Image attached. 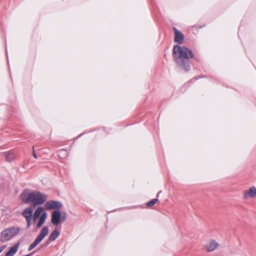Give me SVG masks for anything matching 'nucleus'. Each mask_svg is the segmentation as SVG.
I'll return each instance as SVG.
<instances>
[{"label": "nucleus", "instance_id": "obj_5", "mask_svg": "<svg viewBox=\"0 0 256 256\" xmlns=\"http://www.w3.org/2000/svg\"><path fill=\"white\" fill-rule=\"evenodd\" d=\"M48 228L46 226L42 228L40 233L34 242L30 245L28 250L30 251L38 244L48 234Z\"/></svg>", "mask_w": 256, "mask_h": 256}, {"label": "nucleus", "instance_id": "obj_12", "mask_svg": "<svg viewBox=\"0 0 256 256\" xmlns=\"http://www.w3.org/2000/svg\"><path fill=\"white\" fill-rule=\"evenodd\" d=\"M60 235V232L58 230H55L52 231L49 236L48 240L46 242V245L49 244L50 241H54L56 240Z\"/></svg>", "mask_w": 256, "mask_h": 256}, {"label": "nucleus", "instance_id": "obj_3", "mask_svg": "<svg viewBox=\"0 0 256 256\" xmlns=\"http://www.w3.org/2000/svg\"><path fill=\"white\" fill-rule=\"evenodd\" d=\"M20 198L22 202L26 204L32 203L35 208L45 202L47 200V196L38 191L30 192L28 190H26L21 194Z\"/></svg>", "mask_w": 256, "mask_h": 256}, {"label": "nucleus", "instance_id": "obj_4", "mask_svg": "<svg viewBox=\"0 0 256 256\" xmlns=\"http://www.w3.org/2000/svg\"><path fill=\"white\" fill-rule=\"evenodd\" d=\"M20 232L18 228H11L2 230L0 234V241L5 242L17 235Z\"/></svg>", "mask_w": 256, "mask_h": 256}, {"label": "nucleus", "instance_id": "obj_7", "mask_svg": "<svg viewBox=\"0 0 256 256\" xmlns=\"http://www.w3.org/2000/svg\"><path fill=\"white\" fill-rule=\"evenodd\" d=\"M62 203L54 200L48 202L44 204L47 210L59 209L62 208Z\"/></svg>", "mask_w": 256, "mask_h": 256}, {"label": "nucleus", "instance_id": "obj_18", "mask_svg": "<svg viewBox=\"0 0 256 256\" xmlns=\"http://www.w3.org/2000/svg\"><path fill=\"white\" fill-rule=\"evenodd\" d=\"M60 152H65L64 150H62L60 151Z\"/></svg>", "mask_w": 256, "mask_h": 256}, {"label": "nucleus", "instance_id": "obj_8", "mask_svg": "<svg viewBox=\"0 0 256 256\" xmlns=\"http://www.w3.org/2000/svg\"><path fill=\"white\" fill-rule=\"evenodd\" d=\"M61 220L60 212L58 210H55L52 212V222L54 225H58Z\"/></svg>", "mask_w": 256, "mask_h": 256}, {"label": "nucleus", "instance_id": "obj_1", "mask_svg": "<svg viewBox=\"0 0 256 256\" xmlns=\"http://www.w3.org/2000/svg\"><path fill=\"white\" fill-rule=\"evenodd\" d=\"M33 210L32 207H29L25 208L22 213V216L26 218V228H29L32 224L36 223L37 220L40 218L38 222L36 223V230L38 228H40L44 223L47 218V213L44 211V208L41 206H38L33 216L32 217Z\"/></svg>", "mask_w": 256, "mask_h": 256}, {"label": "nucleus", "instance_id": "obj_13", "mask_svg": "<svg viewBox=\"0 0 256 256\" xmlns=\"http://www.w3.org/2000/svg\"><path fill=\"white\" fill-rule=\"evenodd\" d=\"M15 158V156L14 154V153L10 151L6 153V160L8 162H11L12 160H14Z\"/></svg>", "mask_w": 256, "mask_h": 256}, {"label": "nucleus", "instance_id": "obj_10", "mask_svg": "<svg viewBox=\"0 0 256 256\" xmlns=\"http://www.w3.org/2000/svg\"><path fill=\"white\" fill-rule=\"evenodd\" d=\"M244 197L245 198H252L256 197V188L254 186H252L248 190L244 192Z\"/></svg>", "mask_w": 256, "mask_h": 256}, {"label": "nucleus", "instance_id": "obj_15", "mask_svg": "<svg viewBox=\"0 0 256 256\" xmlns=\"http://www.w3.org/2000/svg\"><path fill=\"white\" fill-rule=\"evenodd\" d=\"M66 218V214L65 213H64V214L62 216L61 215V220L62 221H64Z\"/></svg>", "mask_w": 256, "mask_h": 256}, {"label": "nucleus", "instance_id": "obj_17", "mask_svg": "<svg viewBox=\"0 0 256 256\" xmlns=\"http://www.w3.org/2000/svg\"><path fill=\"white\" fill-rule=\"evenodd\" d=\"M33 156H34L35 158H37V156H36V154L34 152V147H33Z\"/></svg>", "mask_w": 256, "mask_h": 256}, {"label": "nucleus", "instance_id": "obj_11", "mask_svg": "<svg viewBox=\"0 0 256 256\" xmlns=\"http://www.w3.org/2000/svg\"><path fill=\"white\" fill-rule=\"evenodd\" d=\"M20 244V242L16 243L13 246L10 248V250L6 253L4 256H14L18 251Z\"/></svg>", "mask_w": 256, "mask_h": 256}, {"label": "nucleus", "instance_id": "obj_2", "mask_svg": "<svg viewBox=\"0 0 256 256\" xmlns=\"http://www.w3.org/2000/svg\"><path fill=\"white\" fill-rule=\"evenodd\" d=\"M173 56L180 68L186 71L190 70L189 59L193 57L191 50L186 47L176 45L173 48Z\"/></svg>", "mask_w": 256, "mask_h": 256}, {"label": "nucleus", "instance_id": "obj_6", "mask_svg": "<svg viewBox=\"0 0 256 256\" xmlns=\"http://www.w3.org/2000/svg\"><path fill=\"white\" fill-rule=\"evenodd\" d=\"M218 246V244L216 240H210L204 244V248L207 252H210L215 250Z\"/></svg>", "mask_w": 256, "mask_h": 256}, {"label": "nucleus", "instance_id": "obj_16", "mask_svg": "<svg viewBox=\"0 0 256 256\" xmlns=\"http://www.w3.org/2000/svg\"><path fill=\"white\" fill-rule=\"evenodd\" d=\"M6 247V245L2 246L0 247V253H1L2 252V250L5 248Z\"/></svg>", "mask_w": 256, "mask_h": 256}, {"label": "nucleus", "instance_id": "obj_14", "mask_svg": "<svg viewBox=\"0 0 256 256\" xmlns=\"http://www.w3.org/2000/svg\"><path fill=\"white\" fill-rule=\"evenodd\" d=\"M158 201V200L157 198L152 199L150 201L147 202L146 206H151L154 205V204H156Z\"/></svg>", "mask_w": 256, "mask_h": 256}, {"label": "nucleus", "instance_id": "obj_9", "mask_svg": "<svg viewBox=\"0 0 256 256\" xmlns=\"http://www.w3.org/2000/svg\"><path fill=\"white\" fill-rule=\"evenodd\" d=\"M173 30L174 32V42L179 44H182L184 39V34L180 32L176 28H174Z\"/></svg>", "mask_w": 256, "mask_h": 256}]
</instances>
